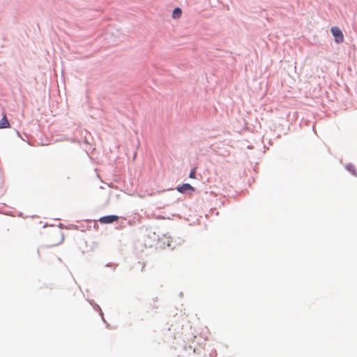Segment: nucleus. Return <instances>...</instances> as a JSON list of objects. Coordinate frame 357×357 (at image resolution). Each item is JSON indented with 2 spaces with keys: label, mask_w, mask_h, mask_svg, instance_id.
<instances>
[{
  "label": "nucleus",
  "mask_w": 357,
  "mask_h": 357,
  "mask_svg": "<svg viewBox=\"0 0 357 357\" xmlns=\"http://www.w3.org/2000/svg\"><path fill=\"white\" fill-rule=\"evenodd\" d=\"M176 190L181 193L190 192L192 193L195 191L194 187L189 183H184L176 188Z\"/></svg>",
  "instance_id": "f03ea898"
},
{
  "label": "nucleus",
  "mask_w": 357,
  "mask_h": 357,
  "mask_svg": "<svg viewBox=\"0 0 357 357\" xmlns=\"http://www.w3.org/2000/svg\"><path fill=\"white\" fill-rule=\"evenodd\" d=\"M182 14L181 9L179 8H176L174 10L172 13V17L174 18H179Z\"/></svg>",
  "instance_id": "39448f33"
},
{
  "label": "nucleus",
  "mask_w": 357,
  "mask_h": 357,
  "mask_svg": "<svg viewBox=\"0 0 357 357\" xmlns=\"http://www.w3.org/2000/svg\"><path fill=\"white\" fill-rule=\"evenodd\" d=\"M189 177L190 178H196V168H194L191 170Z\"/></svg>",
  "instance_id": "423d86ee"
},
{
  "label": "nucleus",
  "mask_w": 357,
  "mask_h": 357,
  "mask_svg": "<svg viewBox=\"0 0 357 357\" xmlns=\"http://www.w3.org/2000/svg\"><path fill=\"white\" fill-rule=\"evenodd\" d=\"M8 128H10V123H9L6 114H4L1 120L0 121V129Z\"/></svg>",
  "instance_id": "20e7f679"
},
{
  "label": "nucleus",
  "mask_w": 357,
  "mask_h": 357,
  "mask_svg": "<svg viewBox=\"0 0 357 357\" xmlns=\"http://www.w3.org/2000/svg\"><path fill=\"white\" fill-rule=\"evenodd\" d=\"M331 31L337 43H341L344 41V35L337 26H333Z\"/></svg>",
  "instance_id": "f257e3e1"
},
{
  "label": "nucleus",
  "mask_w": 357,
  "mask_h": 357,
  "mask_svg": "<svg viewBox=\"0 0 357 357\" xmlns=\"http://www.w3.org/2000/svg\"><path fill=\"white\" fill-rule=\"evenodd\" d=\"M347 169L354 174V175H356V170L354 169V168L352 167V166H348L347 167Z\"/></svg>",
  "instance_id": "0eeeda50"
},
{
  "label": "nucleus",
  "mask_w": 357,
  "mask_h": 357,
  "mask_svg": "<svg viewBox=\"0 0 357 357\" xmlns=\"http://www.w3.org/2000/svg\"><path fill=\"white\" fill-rule=\"evenodd\" d=\"M119 220V217L116 215H107L100 218L101 223H112L116 222Z\"/></svg>",
  "instance_id": "7ed1b4c3"
}]
</instances>
